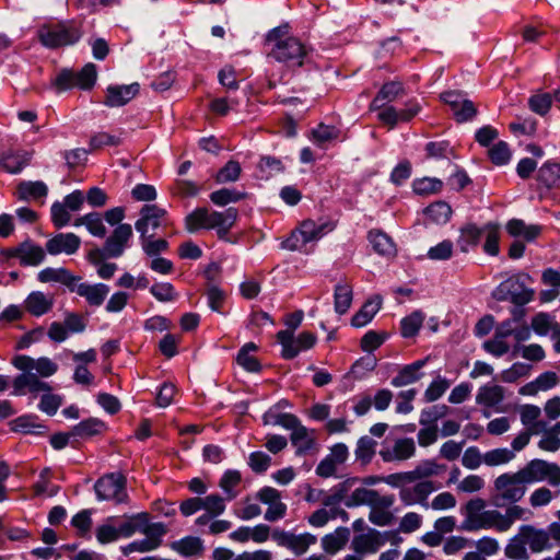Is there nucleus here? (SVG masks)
<instances>
[{"mask_svg": "<svg viewBox=\"0 0 560 560\" xmlns=\"http://www.w3.org/2000/svg\"><path fill=\"white\" fill-rule=\"evenodd\" d=\"M493 491L492 499L495 506L509 504L505 512L501 513L497 509L487 510V503L481 498L470 499L462 509L464 521L460 528L463 530L494 529L498 533H505L515 522L529 518L530 512L515 504L527 491V486L518 470L498 476L493 481Z\"/></svg>", "mask_w": 560, "mask_h": 560, "instance_id": "obj_1", "label": "nucleus"}, {"mask_svg": "<svg viewBox=\"0 0 560 560\" xmlns=\"http://www.w3.org/2000/svg\"><path fill=\"white\" fill-rule=\"evenodd\" d=\"M237 218L235 208L224 211H211L207 208H197L185 219L186 230L190 233L198 230H215L220 237H224L234 225Z\"/></svg>", "mask_w": 560, "mask_h": 560, "instance_id": "obj_2", "label": "nucleus"}, {"mask_svg": "<svg viewBox=\"0 0 560 560\" xmlns=\"http://www.w3.org/2000/svg\"><path fill=\"white\" fill-rule=\"evenodd\" d=\"M285 34L287 26L276 27L268 33L267 42L275 44L271 55L280 62L300 67L303 65L307 50L295 37L282 38Z\"/></svg>", "mask_w": 560, "mask_h": 560, "instance_id": "obj_3", "label": "nucleus"}, {"mask_svg": "<svg viewBox=\"0 0 560 560\" xmlns=\"http://www.w3.org/2000/svg\"><path fill=\"white\" fill-rule=\"evenodd\" d=\"M336 224L326 220H304L290 236L282 242V247L289 250L304 252L306 245L320 240L326 234L332 232Z\"/></svg>", "mask_w": 560, "mask_h": 560, "instance_id": "obj_4", "label": "nucleus"}, {"mask_svg": "<svg viewBox=\"0 0 560 560\" xmlns=\"http://www.w3.org/2000/svg\"><path fill=\"white\" fill-rule=\"evenodd\" d=\"M94 491L98 501H108L114 504L127 503V479L121 472L105 474L94 483Z\"/></svg>", "mask_w": 560, "mask_h": 560, "instance_id": "obj_5", "label": "nucleus"}, {"mask_svg": "<svg viewBox=\"0 0 560 560\" xmlns=\"http://www.w3.org/2000/svg\"><path fill=\"white\" fill-rule=\"evenodd\" d=\"M81 36L82 32L80 27L70 22L43 26L38 31L40 43L48 48L73 45L79 42Z\"/></svg>", "mask_w": 560, "mask_h": 560, "instance_id": "obj_6", "label": "nucleus"}, {"mask_svg": "<svg viewBox=\"0 0 560 560\" xmlns=\"http://www.w3.org/2000/svg\"><path fill=\"white\" fill-rule=\"evenodd\" d=\"M534 290L526 287L522 276H513L502 281L493 291L492 298L497 301H511L522 306L534 299Z\"/></svg>", "mask_w": 560, "mask_h": 560, "instance_id": "obj_7", "label": "nucleus"}, {"mask_svg": "<svg viewBox=\"0 0 560 560\" xmlns=\"http://www.w3.org/2000/svg\"><path fill=\"white\" fill-rule=\"evenodd\" d=\"M171 225L167 211L156 205H145L140 210L139 219L135 223L140 237H154L156 230Z\"/></svg>", "mask_w": 560, "mask_h": 560, "instance_id": "obj_8", "label": "nucleus"}, {"mask_svg": "<svg viewBox=\"0 0 560 560\" xmlns=\"http://www.w3.org/2000/svg\"><path fill=\"white\" fill-rule=\"evenodd\" d=\"M532 328L528 326H522L518 328L513 327L512 320H505L500 324L494 332L493 347L489 343H485L486 350H509L511 343L508 339L515 341L516 343L525 342L530 339Z\"/></svg>", "mask_w": 560, "mask_h": 560, "instance_id": "obj_9", "label": "nucleus"}, {"mask_svg": "<svg viewBox=\"0 0 560 560\" xmlns=\"http://www.w3.org/2000/svg\"><path fill=\"white\" fill-rule=\"evenodd\" d=\"M272 540L279 546L290 550L295 556L307 552L316 544V536L311 533L294 534L281 528L272 529Z\"/></svg>", "mask_w": 560, "mask_h": 560, "instance_id": "obj_10", "label": "nucleus"}, {"mask_svg": "<svg viewBox=\"0 0 560 560\" xmlns=\"http://www.w3.org/2000/svg\"><path fill=\"white\" fill-rule=\"evenodd\" d=\"M141 534L145 537L135 540L124 547V553L149 552L158 549L162 544V538L166 534V527L163 523L149 524L142 529Z\"/></svg>", "mask_w": 560, "mask_h": 560, "instance_id": "obj_11", "label": "nucleus"}, {"mask_svg": "<svg viewBox=\"0 0 560 560\" xmlns=\"http://www.w3.org/2000/svg\"><path fill=\"white\" fill-rule=\"evenodd\" d=\"M440 488L441 485L432 480L419 481L412 487H401L399 499L405 506L420 504L424 509H429V495Z\"/></svg>", "mask_w": 560, "mask_h": 560, "instance_id": "obj_12", "label": "nucleus"}, {"mask_svg": "<svg viewBox=\"0 0 560 560\" xmlns=\"http://www.w3.org/2000/svg\"><path fill=\"white\" fill-rule=\"evenodd\" d=\"M384 463L405 462L416 454V443L411 438H400L394 444H384L378 452Z\"/></svg>", "mask_w": 560, "mask_h": 560, "instance_id": "obj_13", "label": "nucleus"}, {"mask_svg": "<svg viewBox=\"0 0 560 560\" xmlns=\"http://www.w3.org/2000/svg\"><path fill=\"white\" fill-rule=\"evenodd\" d=\"M131 237V225L128 223L119 224L107 237L104 247L101 252H103V254L109 258L120 257L124 254L125 249L128 247V243Z\"/></svg>", "mask_w": 560, "mask_h": 560, "instance_id": "obj_14", "label": "nucleus"}, {"mask_svg": "<svg viewBox=\"0 0 560 560\" xmlns=\"http://www.w3.org/2000/svg\"><path fill=\"white\" fill-rule=\"evenodd\" d=\"M518 529L520 536L524 538V542L533 553H540L553 548V544L550 541L548 527L544 529L537 528L533 525H522Z\"/></svg>", "mask_w": 560, "mask_h": 560, "instance_id": "obj_15", "label": "nucleus"}, {"mask_svg": "<svg viewBox=\"0 0 560 560\" xmlns=\"http://www.w3.org/2000/svg\"><path fill=\"white\" fill-rule=\"evenodd\" d=\"M140 91L138 83L131 84H112L106 88L105 100L103 104L107 107H120L133 100Z\"/></svg>", "mask_w": 560, "mask_h": 560, "instance_id": "obj_16", "label": "nucleus"}, {"mask_svg": "<svg viewBox=\"0 0 560 560\" xmlns=\"http://www.w3.org/2000/svg\"><path fill=\"white\" fill-rule=\"evenodd\" d=\"M385 545V538L382 533L370 528L366 533L355 535L351 541V548L359 556L375 553Z\"/></svg>", "mask_w": 560, "mask_h": 560, "instance_id": "obj_17", "label": "nucleus"}, {"mask_svg": "<svg viewBox=\"0 0 560 560\" xmlns=\"http://www.w3.org/2000/svg\"><path fill=\"white\" fill-rule=\"evenodd\" d=\"M81 240L74 233H58L46 243V250L50 255H72L78 252Z\"/></svg>", "mask_w": 560, "mask_h": 560, "instance_id": "obj_18", "label": "nucleus"}, {"mask_svg": "<svg viewBox=\"0 0 560 560\" xmlns=\"http://www.w3.org/2000/svg\"><path fill=\"white\" fill-rule=\"evenodd\" d=\"M12 362L16 369L24 372L35 370L43 377L51 376L57 371V364L46 357L34 360L27 355H18Z\"/></svg>", "mask_w": 560, "mask_h": 560, "instance_id": "obj_19", "label": "nucleus"}, {"mask_svg": "<svg viewBox=\"0 0 560 560\" xmlns=\"http://www.w3.org/2000/svg\"><path fill=\"white\" fill-rule=\"evenodd\" d=\"M442 98L451 106L453 115L459 122L471 119L477 113L474 103L464 98L457 92H446L442 95Z\"/></svg>", "mask_w": 560, "mask_h": 560, "instance_id": "obj_20", "label": "nucleus"}, {"mask_svg": "<svg viewBox=\"0 0 560 560\" xmlns=\"http://www.w3.org/2000/svg\"><path fill=\"white\" fill-rule=\"evenodd\" d=\"M71 292H75L78 295L84 298L90 305L100 306L104 303L109 293V287L105 283L91 284L75 281V284L71 287Z\"/></svg>", "mask_w": 560, "mask_h": 560, "instance_id": "obj_21", "label": "nucleus"}, {"mask_svg": "<svg viewBox=\"0 0 560 560\" xmlns=\"http://www.w3.org/2000/svg\"><path fill=\"white\" fill-rule=\"evenodd\" d=\"M290 441L298 456H304L317 448L315 430L307 429L302 423L291 432Z\"/></svg>", "mask_w": 560, "mask_h": 560, "instance_id": "obj_22", "label": "nucleus"}, {"mask_svg": "<svg viewBox=\"0 0 560 560\" xmlns=\"http://www.w3.org/2000/svg\"><path fill=\"white\" fill-rule=\"evenodd\" d=\"M149 524V514L145 512L132 515L117 516L116 522L120 538H129L136 533H141L142 529L145 528Z\"/></svg>", "mask_w": 560, "mask_h": 560, "instance_id": "obj_23", "label": "nucleus"}, {"mask_svg": "<svg viewBox=\"0 0 560 560\" xmlns=\"http://www.w3.org/2000/svg\"><path fill=\"white\" fill-rule=\"evenodd\" d=\"M383 306V298L380 294L370 296L364 304L351 317V326L362 328L370 324Z\"/></svg>", "mask_w": 560, "mask_h": 560, "instance_id": "obj_24", "label": "nucleus"}, {"mask_svg": "<svg viewBox=\"0 0 560 560\" xmlns=\"http://www.w3.org/2000/svg\"><path fill=\"white\" fill-rule=\"evenodd\" d=\"M54 303L52 295L42 291H33L24 300V310L35 317H40L51 311Z\"/></svg>", "mask_w": 560, "mask_h": 560, "instance_id": "obj_25", "label": "nucleus"}, {"mask_svg": "<svg viewBox=\"0 0 560 560\" xmlns=\"http://www.w3.org/2000/svg\"><path fill=\"white\" fill-rule=\"evenodd\" d=\"M385 502L384 505L373 503L370 508L369 521L377 526H387L392 524L394 520L393 513L389 509L395 503L394 494H385L376 500V502Z\"/></svg>", "mask_w": 560, "mask_h": 560, "instance_id": "obj_26", "label": "nucleus"}, {"mask_svg": "<svg viewBox=\"0 0 560 560\" xmlns=\"http://www.w3.org/2000/svg\"><path fill=\"white\" fill-rule=\"evenodd\" d=\"M170 547L184 558H200L206 550L203 540L197 536H185L172 541Z\"/></svg>", "mask_w": 560, "mask_h": 560, "instance_id": "obj_27", "label": "nucleus"}, {"mask_svg": "<svg viewBox=\"0 0 560 560\" xmlns=\"http://www.w3.org/2000/svg\"><path fill=\"white\" fill-rule=\"evenodd\" d=\"M359 481L358 478H348L345 481L335 486L329 493L323 494L322 504L323 508L328 511H335L340 508L342 501H346L347 493L349 490Z\"/></svg>", "mask_w": 560, "mask_h": 560, "instance_id": "obj_28", "label": "nucleus"}, {"mask_svg": "<svg viewBox=\"0 0 560 560\" xmlns=\"http://www.w3.org/2000/svg\"><path fill=\"white\" fill-rule=\"evenodd\" d=\"M32 160V152L26 150L9 151L0 160V167L8 173H20Z\"/></svg>", "mask_w": 560, "mask_h": 560, "instance_id": "obj_29", "label": "nucleus"}, {"mask_svg": "<svg viewBox=\"0 0 560 560\" xmlns=\"http://www.w3.org/2000/svg\"><path fill=\"white\" fill-rule=\"evenodd\" d=\"M37 279L43 283L55 282L63 284L70 291L71 287L75 284V281H79V278L72 275L68 269L51 267L40 270L37 275Z\"/></svg>", "mask_w": 560, "mask_h": 560, "instance_id": "obj_30", "label": "nucleus"}, {"mask_svg": "<svg viewBox=\"0 0 560 560\" xmlns=\"http://www.w3.org/2000/svg\"><path fill=\"white\" fill-rule=\"evenodd\" d=\"M19 252V260L22 266H38L46 257L45 249L31 241L21 243Z\"/></svg>", "mask_w": 560, "mask_h": 560, "instance_id": "obj_31", "label": "nucleus"}, {"mask_svg": "<svg viewBox=\"0 0 560 560\" xmlns=\"http://www.w3.org/2000/svg\"><path fill=\"white\" fill-rule=\"evenodd\" d=\"M349 538L350 529L348 527H337L332 533L322 538V548L327 553L335 555L347 545Z\"/></svg>", "mask_w": 560, "mask_h": 560, "instance_id": "obj_32", "label": "nucleus"}, {"mask_svg": "<svg viewBox=\"0 0 560 560\" xmlns=\"http://www.w3.org/2000/svg\"><path fill=\"white\" fill-rule=\"evenodd\" d=\"M404 95V88L400 82L385 83L371 103V108H382L384 105L396 101Z\"/></svg>", "mask_w": 560, "mask_h": 560, "instance_id": "obj_33", "label": "nucleus"}, {"mask_svg": "<svg viewBox=\"0 0 560 560\" xmlns=\"http://www.w3.org/2000/svg\"><path fill=\"white\" fill-rule=\"evenodd\" d=\"M353 300L352 285L346 281L339 282L334 290V308L339 315L346 314L351 307Z\"/></svg>", "mask_w": 560, "mask_h": 560, "instance_id": "obj_34", "label": "nucleus"}, {"mask_svg": "<svg viewBox=\"0 0 560 560\" xmlns=\"http://www.w3.org/2000/svg\"><path fill=\"white\" fill-rule=\"evenodd\" d=\"M506 231L513 237H522L527 242L534 241L541 232L537 224H526L521 219H512L506 223Z\"/></svg>", "mask_w": 560, "mask_h": 560, "instance_id": "obj_35", "label": "nucleus"}, {"mask_svg": "<svg viewBox=\"0 0 560 560\" xmlns=\"http://www.w3.org/2000/svg\"><path fill=\"white\" fill-rule=\"evenodd\" d=\"M381 497L376 490L361 487L354 489L349 497H346L345 505L350 509L360 505L371 506L373 503L377 504L376 500ZM378 504L384 505L385 502H378Z\"/></svg>", "mask_w": 560, "mask_h": 560, "instance_id": "obj_36", "label": "nucleus"}, {"mask_svg": "<svg viewBox=\"0 0 560 560\" xmlns=\"http://www.w3.org/2000/svg\"><path fill=\"white\" fill-rule=\"evenodd\" d=\"M369 241L373 249L386 257L394 256L396 254V246L393 240L380 230H372L369 232Z\"/></svg>", "mask_w": 560, "mask_h": 560, "instance_id": "obj_37", "label": "nucleus"}, {"mask_svg": "<svg viewBox=\"0 0 560 560\" xmlns=\"http://www.w3.org/2000/svg\"><path fill=\"white\" fill-rule=\"evenodd\" d=\"M425 320V314L416 310L400 319V334L404 338H415Z\"/></svg>", "mask_w": 560, "mask_h": 560, "instance_id": "obj_38", "label": "nucleus"}, {"mask_svg": "<svg viewBox=\"0 0 560 560\" xmlns=\"http://www.w3.org/2000/svg\"><path fill=\"white\" fill-rule=\"evenodd\" d=\"M242 482V474L236 469H228L219 480V487L223 491L225 499L231 501L238 495L237 487Z\"/></svg>", "mask_w": 560, "mask_h": 560, "instance_id": "obj_39", "label": "nucleus"}, {"mask_svg": "<svg viewBox=\"0 0 560 560\" xmlns=\"http://www.w3.org/2000/svg\"><path fill=\"white\" fill-rule=\"evenodd\" d=\"M47 185L42 180L22 182L18 186V195L22 200H38L47 196Z\"/></svg>", "mask_w": 560, "mask_h": 560, "instance_id": "obj_40", "label": "nucleus"}, {"mask_svg": "<svg viewBox=\"0 0 560 560\" xmlns=\"http://www.w3.org/2000/svg\"><path fill=\"white\" fill-rule=\"evenodd\" d=\"M504 398L503 388L499 385L482 386L476 397L479 405L494 407L502 402Z\"/></svg>", "mask_w": 560, "mask_h": 560, "instance_id": "obj_41", "label": "nucleus"}, {"mask_svg": "<svg viewBox=\"0 0 560 560\" xmlns=\"http://www.w3.org/2000/svg\"><path fill=\"white\" fill-rule=\"evenodd\" d=\"M377 442L369 435L361 436L355 446L354 455L355 459L362 465H368L372 462Z\"/></svg>", "mask_w": 560, "mask_h": 560, "instance_id": "obj_42", "label": "nucleus"}, {"mask_svg": "<svg viewBox=\"0 0 560 560\" xmlns=\"http://www.w3.org/2000/svg\"><path fill=\"white\" fill-rule=\"evenodd\" d=\"M424 214L431 223L445 224L452 215V209L446 202L438 201L428 206L424 209Z\"/></svg>", "mask_w": 560, "mask_h": 560, "instance_id": "obj_43", "label": "nucleus"}, {"mask_svg": "<svg viewBox=\"0 0 560 560\" xmlns=\"http://www.w3.org/2000/svg\"><path fill=\"white\" fill-rule=\"evenodd\" d=\"M527 104L533 113L539 116H546L552 105V94L542 91H536L529 96Z\"/></svg>", "mask_w": 560, "mask_h": 560, "instance_id": "obj_44", "label": "nucleus"}, {"mask_svg": "<svg viewBox=\"0 0 560 560\" xmlns=\"http://www.w3.org/2000/svg\"><path fill=\"white\" fill-rule=\"evenodd\" d=\"M117 516H109L105 522L97 526L95 530L96 539L100 544L105 545L118 540L119 534L116 526Z\"/></svg>", "mask_w": 560, "mask_h": 560, "instance_id": "obj_45", "label": "nucleus"}, {"mask_svg": "<svg viewBox=\"0 0 560 560\" xmlns=\"http://www.w3.org/2000/svg\"><path fill=\"white\" fill-rule=\"evenodd\" d=\"M265 419L266 423L282 427L291 432L301 424L300 419L293 413L276 412L272 409L265 415Z\"/></svg>", "mask_w": 560, "mask_h": 560, "instance_id": "obj_46", "label": "nucleus"}, {"mask_svg": "<svg viewBox=\"0 0 560 560\" xmlns=\"http://www.w3.org/2000/svg\"><path fill=\"white\" fill-rule=\"evenodd\" d=\"M340 136V129L331 126L319 124L312 130V140L319 147H325L328 142L338 139Z\"/></svg>", "mask_w": 560, "mask_h": 560, "instance_id": "obj_47", "label": "nucleus"}, {"mask_svg": "<svg viewBox=\"0 0 560 560\" xmlns=\"http://www.w3.org/2000/svg\"><path fill=\"white\" fill-rule=\"evenodd\" d=\"M532 329L539 336H547L555 332L560 327L553 318L546 313H538L532 318Z\"/></svg>", "mask_w": 560, "mask_h": 560, "instance_id": "obj_48", "label": "nucleus"}, {"mask_svg": "<svg viewBox=\"0 0 560 560\" xmlns=\"http://www.w3.org/2000/svg\"><path fill=\"white\" fill-rule=\"evenodd\" d=\"M75 226L84 225L86 230L96 237H103L106 234V228L103 223V219L98 213H89L84 217L79 218L75 223Z\"/></svg>", "mask_w": 560, "mask_h": 560, "instance_id": "obj_49", "label": "nucleus"}, {"mask_svg": "<svg viewBox=\"0 0 560 560\" xmlns=\"http://www.w3.org/2000/svg\"><path fill=\"white\" fill-rule=\"evenodd\" d=\"M490 161L497 166H503L510 163L512 151L505 141H498L488 149Z\"/></svg>", "mask_w": 560, "mask_h": 560, "instance_id": "obj_50", "label": "nucleus"}, {"mask_svg": "<svg viewBox=\"0 0 560 560\" xmlns=\"http://www.w3.org/2000/svg\"><path fill=\"white\" fill-rule=\"evenodd\" d=\"M483 232L485 226L480 229L475 224H468L463 228L458 241L462 250L467 252L469 247L476 246L480 242Z\"/></svg>", "mask_w": 560, "mask_h": 560, "instance_id": "obj_51", "label": "nucleus"}, {"mask_svg": "<svg viewBox=\"0 0 560 560\" xmlns=\"http://www.w3.org/2000/svg\"><path fill=\"white\" fill-rule=\"evenodd\" d=\"M504 555L512 560H527L528 552L524 538L520 536V530L512 537L504 548Z\"/></svg>", "mask_w": 560, "mask_h": 560, "instance_id": "obj_52", "label": "nucleus"}, {"mask_svg": "<svg viewBox=\"0 0 560 560\" xmlns=\"http://www.w3.org/2000/svg\"><path fill=\"white\" fill-rule=\"evenodd\" d=\"M104 257L106 256L101 250H93L89 254L90 262L97 267L98 277L102 279H110L117 270V265L114 262H104Z\"/></svg>", "mask_w": 560, "mask_h": 560, "instance_id": "obj_53", "label": "nucleus"}, {"mask_svg": "<svg viewBox=\"0 0 560 560\" xmlns=\"http://www.w3.org/2000/svg\"><path fill=\"white\" fill-rule=\"evenodd\" d=\"M560 179V164L546 162L538 170L537 180L544 186L550 188L557 184Z\"/></svg>", "mask_w": 560, "mask_h": 560, "instance_id": "obj_54", "label": "nucleus"}, {"mask_svg": "<svg viewBox=\"0 0 560 560\" xmlns=\"http://www.w3.org/2000/svg\"><path fill=\"white\" fill-rule=\"evenodd\" d=\"M77 88L81 90H91L97 79L96 66L92 62L86 63L80 71L74 72Z\"/></svg>", "mask_w": 560, "mask_h": 560, "instance_id": "obj_55", "label": "nucleus"}, {"mask_svg": "<svg viewBox=\"0 0 560 560\" xmlns=\"http://www.w3.org/2000/svg\"><path fill=\"white\" fill-rule=\"evenodd\" d=\"M283 170L284 166L282 162L273 156H262L258 163V171L262 179H268L283 172Z\"/></svg>", "mask_w": 560, "mask_h": 560, "instance_id": "obj_56", "label": "nucleus"}, {"mask_svg": "<svg viewBox=\"0 0 560 560\" xmlns=\"http://www.w3.org/2000/svg\"><path fill=\"white\" fill-rule=\"evenodd\" d=\"M483 235L486 237V242L483 244L485 253L490 256H497L499 254V226L492 223L485 225Z\"/></svg>", "mask_w": 560, "mask_h": 560, "instance_id": "obj_57", "label": "nucleus"}, {"mask_svg": "<svg viewBox=\"0 0 560 560\" xmlns=\"http://www.w3.org/2000/svg\"><path fill=\"white\" fill-rule=\"evenodd\" d=\"M540 475H542V482L551 487H560V465L557 463L540 459Z\"/></svg>", "mask_w": 560, "mask_h": 560, "instance_id": "obj_58", "label": "nucleus"}, {"mask_svg": "<svg viewBox=\"0 0 560 560\" xmlns=\"http://www.w3.org/2000/svg\"><path fill=\"white\" fill-rule=\"evenodd\" d=\"M104 429V422L96 419L90 418L81 421L73 428V434L79 438L92 436L98 434Z\"/></svg>", "mask_w": 560, "mask_h": 560, "instance_id": "obj_59", "label": "nucleus"}, {"mask_svg": "<svg viewBox=\"0 0 560 560\" xmlns=\"http://www.w3.org/2000/svg\"><path fill=\"white\" fill-rule=\"evenodd\" d=\"M514 457V452L509 448H494L483 454V463L488 466H499L508 464Z\"/></svg>", "mask_w": 560, "mask_h": 560, "instance_id": "obj_60", "label": "nucleus"}, {"mask_svg": "<svg viewBox=\"0 0 560 560\" xmlns=\"http://www.w3.org/2000/svg\"><path fill=\"white\" fill-rule=\"evenodd\" d=\"M518 472L526 486L542 482V475H540V458L529 460L524 467L518 469Z\"/></svg>", "mask_w": 560, "mask_h": 560, "instance_id": "obj_61", "label": "nucleus"}, {"mask_svg": "<svg viewBox=\"0 0 560 560\" xmlns=\"http://www.w3.org/2000/svg\"><path fill=\"white\" fill-rule=\"evenodd\" d=\"M242 168L237 161H229L215 175L219 184L236 182L240 178Z\"/></svg>", "mask_w": 560, "mask_h": 560, "instance_id": "obj_62", "label": "nucleus"}, {"mask_svg": "<svg viewBox=\"0 0 560 560\" xmlns=\"http://www.w3.org/2000/svg\"><path fill=\"white\" fill-rule=\"evenodd\" d=\"M225 497H221L218 493L209 494L202 498V506L206 512L217 517L225 511Z\"/></svg>", "mask_w": 560, "mask_h": 560, "instance_id": "obj_63", "label": "nucleus"}, {"mask_svg": "<svg viewBox=\"0 0 560 560\" xmlns=\"http://www.w3.org/2000/svg\"><path fill=\"white\" fill-rule=\"evenodd\" d=\"M377 359L373 352H366L365 355L361 357L352 364V373L355 377H363L368 372L374 370L376 366Z\"/></svg>", "mask_w": 560, "mask_h": 560, "instance_id": "obj_64", "label": "nucleus"}]
</instances>
